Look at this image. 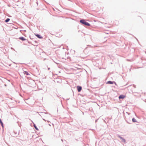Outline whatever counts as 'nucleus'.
Wrapping results in <instances>:
<instances>
[{
	"label": "nucleus",
	"mask_w": 146,
	"mask_h": 146,
	"mask_svg": "<svg viewBox=\"0 0 146 146\" xmlns=\"http://www.w3.org/2000/svg\"><path fill=\"white\" fill-rule=\"evenodd\" d=\"M80 22L88 26H90V25L89 23L86 22L85 20L83 19L81 20L80 21Z\"/></svg>",
	"instance_id": "1"
},
{
	"label": "nucleus",
	"mask_w": 146,
	"mask_h": 146,
	"mask_svg": "<svg viewBox=\"0 0 146 146\" xmlns=\"http://www.w3.org/2000/svg\"><path fill=\"white\" fill-rule=\"evenodd\" d=\"M77 89L78 90V91L79 92H80L81 90H82V87L80 86H78L77 87Z\"/></svg>",
	"instance_id": "2"
},
{
	"label": "nucleus",
	"mask_w": 146,
	"mask_h": 146,
	"mask_svg": "<svg viewBox=\"0 0 146 146\" xmlns=\"http://www.w3.org/2000/svg\"><path fill=\"white\" fill-rule=\"evenodd\" d=\"M126 96H125L121 95H120L119 97V99H123Z\"/></svg>",
	"instance_id": "3"
},
{
	"label": "nucleus",
	"mask_w": 146,
	"mask_h": 146,
	"mask_svg": "<svg viewBox=\"0 0 146 146\" xmlns=\"http://www.w3.org/2000/svg\"><path fill=\"white\" fill-rule=\"evenodd\" d=\"M35 35L39 38H42V37L40 35L36 34Z\"/></svg>",
	"instance_id": "4"
},
{
	"label": "nucleus",
	"mask_w": 146,
	"mask_h": 146,
	"mask_svg": "<svg viewBox=\"0 0 146 146\" xmlns=\"http://www.w3.org/2000/svg\"><path fill=\"white\" fill-rule=\"evenodd\" d=\"M19 39L22 40V41L25 40V39L23 37H20L19 38Z\"/></svg>",
	"instance_id": "5"
},
{
	"label": "nucleus",
	"mask_w": 146,
	"mask_h": 146,
	"mask_svg": "<svg viewBox=\"0 0 146 146\" xmlns=\"http://www.w3.org/2000/svg\"><path fill=\"white\" fill-rule=\"evenodd\" d=\"M113 83H115V82H112L111 81H108L107 82V84H113Z\"/></svg>",
	"instance_id": "6"
},
{
	"label": "nucleus",
	"mask_w": 146,
	"mask_h": 146,
	"mask_svg": "<svg viewBox=\"0 0 146 146\" xmlns=\"http://www.w3.org/2000/svg\"><path fill=\"white\" fill-rule=\"evenodd\" d=\"M24 73L25 74H26L27 75H30L29 74L27 71H24Z\"/></svg>",
	"instance_id": "7"
},
{
	"label": "nucleus",
	"mask_w": 146,
	"mask_h": 146,
	"mask_svg": "<svg viewBox=\"0 0 146 146\" xmlns=\"http://www.w3.org/2000/svg\"><path fill=\"white\" fill-rule=\"evenodd\" d=\"M132 121L133 122H137L136 119L135 118H133L132 119Z\"/></svg>",
	"instance_id": "8"
},
{
	"label": "nucleus",
	"mask_w": 146,
	"mask_h": 146,
	"mask_svg": "<svg viewBox=\"0 0 146 146\" xmlns=\"http://www.w3.org/2000/svg\"><path fill=\"white\" fill-rule=\"evenodd\" d=\"M10 20V19H9V18H7V19L5 20V22H8V21H9Z\"/></svg>",
	"instance_id": "9"
},
{
	"label": "nucleus",
	"mask_w": 146,
	"mask_h": 146,
	"mask_svg": "<svg viewBox=\"0 0 146 146\" xmlns=\"http://www.w3.org/2000/svg\"><path fill=\"white\" fill-rule=\"evenodd\" d=\"M34 127L37 130H38V129L36 127V126L35 125V124H34Z\"/></svg>",
	"instance_id": "10"
},
{
	"label": "nucleus",
	"mask_w": 146,
	"mask_h": 146,
	"mask_svg": "<svg viewBox=\"0 0 146 146\" xmlns=\"http://www.w3.org/2000/svg\"><path fill=\"white\" fill-rule=\"evenodd\" d=\"M0 123L2 126L3 127V123H2V121H1V122H0Z\"/></svg>",
	"instance_id": "11"
}]
</instances>
